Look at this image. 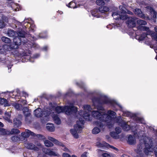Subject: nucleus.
<instances>
[{
	"mask_svg": "<svg viewBox=\"0 0 157 157\" xmlns=\"http://www.w3.org/2000/svg\"><path fill=\"white\" fill-rule=\"evenodd\" d=\"M54 110L58 113L61 112H64V107L57 106Z\"/></svg>",
	"mask_w": 157,
	"mask_h": 157,
	"instance_id": "28",
	"label": "nucleus"
},
{
	"mask_svg": "<svg viewBox=\"0 0 157 157\" xmlns=\"http://www.w3.org/2000/svg\"><path fill=\"white\" fill-rule=\"evenodd\" d=\"M21 121L17 118H15L13 120V124L17 127H18L21 125Z\"/></svg>",
	"mask_w": 157,
	"mask_h": 157,
	"instance_id": "34",
	"label": "nucleus"
},
{
	"mask_svg": "<svg viewBox=\"0 0 157 157\" xmlns=\"http://www.w3.org/2000/svg\"><path fill=\"white\" fill-rule=\"evenodd\" d=\"M6 24L2 20L0 19V29H2L6 26Z\"/></svg>",
	"mask_w": 157,
	"mask_h": 157,
	"instance_id": "50",
	"label": "nucleus"
},
{
	"mask_svg": "<svg viewBox=\"0 0 157 157\" xmlns=\"http://www.w3.org/2000/svg\"><path fill=\"white\" fill-rule=\"evenodd\" d=\"M0 132L3 135H9L10 134V131L0 128Z\"/></svg>",
	"mask_w": 157,
	"mask_h": 157,
	"instance_id": "35",
	"label": "nucleus"
},
{
	"mask_svg": "<svg viewBox=\"0 0 157 157\" xmlns=\"http://www.w3.org/2000/svg\"><path fill=\"white\" fill-rule=\"evenodd\" d=\"M99 9H94L91 11V14L93 16L96 17L97 18L100 17V15H99Z\"/></svg>",
	"mask_w": 157,
	"mask_h": 157,
	"instance_id": "23",
	"label": "nucleus"
},
{
	"mask_svg": "<svg viewBox=\"0 0 157 157\" xmlns=\"http://www.w3.org/2000/svg\"><path fill=\"white\" fill-rule=\"evenodd\" d=\"M121 126L122 127L123 129L125 131H128L130 129L129 125L127 124L125 121L123 122Z\"/></svg>",
	"mask_w": 157,
	"mask_h": 157,
	"instance_id": "25",
	"label": "nucleus"
},
{
	"mask_svg": "<svg viewBox=\"0 0 157 157\" xmlns=\"http://www.w3.org/2000/svg\"><path fill=\"white\" fill-rule=\"evenodd\" d=\"M77 111V108L74 106L73 105L64 106V112L67 115H69L73 113H75Z\"/></svg>",
	"mask_w": 157,
	"mask_h": 157,
	"instance_id": "11",
	"label": "nucleus"
},
{
	"mask_svg": "<svg viewBox=\"0 0 157 157\" xmlns=\"http://www.w3.org/2000/svg\"><path fill=\"white\" fill-rule=\"evenodd\" d=\"M126 24L128 27L133 28L136 26V23L134 19L132 17H128V19L126 21Z\"/></svg>",
	"mask_w": 157,
	"mask_h": 157,
	"instance_id": "15",
	"label": "nucleus"
},
{
	"mask_svg": "<svg viewBox=\"0 0 157 157\" xmlns=\"http://www.w3.org/2000/svg\"><path fill=\"white\" fill-rule=\"evenodd\" d=\"M56 141V144L63 147H64V145L62 143L59 142L58 140Z\"/></svg>",
	"mask_w": 157,
	"mask_h": 157,
	"instance_id": "59",
	"label": "nucleus"
},
{
	"mask_svg": "<svg viewBox=\"0 0 157 157\" xmlns=\"http://www.w3.org/2000/svg\"><path fill=\"white\" fill-rule=\"evenodd\" d=\"M156 31V33L153 32L151 31V37H152L156 41H157V30Z\"/></svg>",
	"mask_w": 157,
	"mask_h": 157,
	"instance_id": "42",
	"label": "nucleus"
},
{
	"mask_svg": "<svg viewBox=\"0 0 157 157\" xmlns=\"http://www.w3.org/2000/svg\"><path fill=\"white\" fill-rule=\"evenodd\" d=\"M12 105L17 110H21L22 109L23 106L21 104L16 103H13Z\"/></svg>",
	"mask_w": 157,
	"mask_h": 157,
	"instance_id": "27",
	"label": "nucleus"
},
{
	"mask_svg": "<svg viewBox=\"0 0 157 157\" xmlns=\"http://www.w3.org/2000/svg\"><path fill=\"white\" fill-rule=\"evenodd\" d=\"M11 140L13 142L19 141L20 140L22 141V140L21 139L20 136H13L11 137Z\"/></svg>",
	"mask_w": 157,
	"mask_h": 157,
	"instance_id": "31",
	"label": "nucleus"
},
{
	"mask_svg": "<svg viewBox=\"0 0 157 157\" xmlns=\"http://www.w3.org/2000/svg\"><path fill=\"white\" fill-rule=\"evenodd\" d=\"M143 147V143H140L137 145L136 148L135 149L134 151L137 153L140 154L142 151Z\"/></svg>",
	"mask_w": 157,
	"mask_h": 157,
	"instance_id": "21",
	"label": "nucleus"
},
{
	"mask_svg": "<svg viewBox=\"0 0 157 157\" xmlns=\"http://www.w3.org/2000/svg\"><path fill=\"white\" fill-rule=\"evenodd\" d=\"M25 147L28 149H33L36 151H38L39 150V148L32 143H27L25 144Z\"/></svg>",
	"mask_w": 157,
	"mask_h": 157,
	"instance_id": "19",
	"label": "nucleus"
},
{
	"mask_svg": "<svg viewBox=\"0 0 157 157\" xmlns=\"http://www.w3.org/2000/svg\"><path fill=\"white\" fill-rule=\"evenodd\" d=\"M135 13L137 16L142 18L145 19L146 17L145 14H144L141 10L139 9H136L134 11Z\"/></svg>",
	"mask_w": 157,
	"mask_h": 157,
	"instance_id": "18",
	"label": "nucleus"
},
{
	"mask_svg": "<svg viewBox=\"0 0 157 157\" xmlns=\"http://www.w3.org/2000/svg\"><path fill=\"white\" fill-rule=\"evenodd\" d=\"M31 35V34H30ZM32 36H33L34 37L35 39L33 40H31L29 38L26 37V39H25L23 40L22 42L24 46L26 47H28V49L30 48H33L35 49H37L39 48V46L37 44L33 42L34 40H35L37 39L36 38L31 34Z\"/></svg>",
	"mask_w": 157,
	"mask_h": 157,
	"instance_id": "8",
	"label": "nucleus"
},
{
	"mask_svg": "<svg viewBox=\"0 0 157 157\" xmlns=\"http://www.w3.org/2000/svg\"><path fill=\"white\" fill-rule=\"evenodd\" d=\"M30 32H26L24 30H19L17 33L15 32L14 30H8L7 34L8 36L10 37H15L13 39V44L12 45H9L8 44H5L4 46V50L6 51H10L13 49L17 48L20 45L23 43L21 38L23 39H26V37L29 38L31 40L35 39L33 36L30 34Z\"/></svg>",
	"mask_w": 157,
	"mask_h": 157,
	"instance_id": "1",
	"label": "nucleus"
},
{
	"mask_svg": "<svg viewBox=\"0 0 157 157\" xmlns=\"http://www.w3.org/2000/svg\"><path fill=\"white\" fill-rule=\"evenodd\" d=\"M48 140H49L53 142L55 144H56V141H57V140L55 139L54 138H53L50 136H48Z\"/></svg>",
	"mask_w": 157,
	"mask_h": 157,
	"instance_id": "55",
	"label": "nucleus"
},
{
	"mask_svg": "<svg viewBox=\"0 0 157 157\" xmlns=\"http://www.w3.org/2000/svg\"><path fill=\"white\" fill-rule=\"evenodd\" d=\"M107 114L100 113L98 111H93L91 114L92 116L98 120L94 121V124L101 128L104 127V124L100 121L105 122L108 128H110L113 127L112 122V118L115 116L116 113L111 110L108 111Z\"/></svg>",
	"mask_w": 157,
	"mask_h": 157,
	"instance_id": "2",
	"label": "nucleus"
},
{
	"mask_svg": "<svg viewBox=\"0 0 157 157\" xmlns=\"http://www.w3.org/2000/svg\"><path fill=\"white\" fill-rule=\"evenodd\" d=\"M120 27V24H113L109 25L107 26L108 29H119Z\"/></svg>",
	"mask_w": 157,
	"mask_h": 157,
	"instance_id": "24",
	"label": "nucleus"
},
{
	"mask_svg": "<svg viewBox=\"0 0 157 157\" xmlns=\"http://www.w3.org/2000/svg\"><path fill=\"white\" fill-rule=\"evenodd\" d=\"M76 84L80 87L82 88L85 90H86L85 85L83 82H81L80 83L76 82Z\"/></svg>",
	"mask_w": 157,
	"mask_h": 157,
	"instance_id": "47",
	"label": "nucleus"
},
{
	"mask_svg": "<svg viewBox=\"0 0 157 157\" xmlns=\"http://www.w3.org/2000/svg\"><path fill=\"white\" fill-rule=\"evenodd\" d=\"M123 116L126 117L131 116V113L128 111H123Z\"/></svg>",
	"mask_w": 157,
	"mask_h": 157,
	"instance_id": "52",
	"label": "nucleus"
},
{
	"mask_svg": "<svg viewBox=\"0 0 157 157\" xmlns=\"http://www.w3.org/2000/svg\"><path fill=\"white\" fill-rule=\"evenodd\" d=\"M31 111L29 110L26 113V114H24L25 117H29L31 114Z\"/></svg>",
	"mask_w": 157,
	"mask_h": 157,
	"instance_id": "60",
	"label": "nucleus"
},
{
	"mask_svg": "<svg viewBox=\"0 0 157 157\" xmlns=\"http://www.w3.org/2000/svg\"><path fill=\"white\" fill-rule=\"evenodd\" d=\"M19 54L23 58L26 59L28 60H29L30 62H33V61L32 60L33 59H36L40 56V54H34L32 57L31 56V51L29 50L25 51L22 50V51H19Z\"/></svg>",
	"mask_w": 157,
	"mask_h": 157,
	"instance_id": "6",
	"label": "nucleus"
},
{
	"mask_svg": "<svg viewBox=\"0 0 157 157\" xmlns=\"http://www.w3.org/2000/svg\"><path fill=\"white\" fill-rule=\"evenodd\" d=\"M98 151L99 153L101 152L102 157H110V155L109 154L106 152L104 151H102L100 149H98Z\"/></svg>",
	"mask_w": 157,
	"mask_h": 157,
	"instance_id": "29",
	"label": "nucleus"
},
{
	"mask_svg": "<svg viewBox=\"0 0 157 157\" xmlns=\"http://www.w3.org/2000/svg\"><path fill=\"white\" fill-rule=\"evenodd\" d=\"M21 139L23 140H26L27 138L29 136V134L28 131H27L26 132H23L21 133V136H20Z\"/></svg>",
	"mask_w": 157,
	"mask_h": 157,
	"instance_id": "20",
	"label": "nucleus"
},
{
	"mask_svg": "<svg viewBox=\"0 0 157 157\" xmlns=\"http://www.w3.org/2000/svg\"><path fill=\"white\" fill-rule=\"evenodd\" d=\"M2 41L8 44L10 42V38L6 37L3 36L1 38Z\"/></svg>",
	"mask_w": 157,
	"mask_h": 157,
	"instance_id": "37",
	"label": "nucleus"
},
{
	"mask_svg": "<svg viewBox=\"0 0 157 157\" xmlns=\"http://www.w3.org/2000/svg\"><path fill=\"white\" fill-rule=\"evenodd\" d=\"M19 101H20L21 103L24 105H26L27 104V101L26 100H20Z\"/></svg>",
	"mask_w": 157,
	"mask_h": 157,
	"instance_id": "62",
	"label": "nucleus"
},
{
	"mask_svg": "<svg viewBox=\"0 0 157 157\" xmlns=\"http://www.w3.org/2000/svg\"><path fill=\"white\" fill-rule=\"evenodd\" d=\"M103 144L99 142H97L96 144V145L99 147H102L104 146H106L105 142H103Z\"/></svg>",
	"mask_w": 157,
	"mask_h": 157,
	"instance_id": "48",
	"label": "nucleus"
},
{
	"mask_svg": "<svg viewBox=\"0 0 157 157\" xmlns=\"http://www.w3.org/2000/svg\"><path fill=\"white\" fill-rule=\"evenodd\" d=\"M144 144L145 148L144 152L145 154L147 155L149 152H152L153 151V143L150 138L147 137L144 139Z\"/></svg>",
	"mask_w": 157,
	"mask_h": 157,
	"instance_id": "7",
	"label": "nucleus"
},
{
	"mask_svg": "<svg viewBox=\"0 0 157 157\" xmlns=\"http://www.w3.org/2000/svg\"><path fill=\"white\" fill-rule=\"evenodd\" d=\"M22 110H23L24 114H26V112L30 110L28 109V108L26 107L24 108H23V107H22Z\"/></svg>",
	"mask_w": 157,
	"mask_h": 157,
	"instance_id": "58",
	"label": "nucleus"
},
{
	"mask_svg": "<svg viewBox=\"0 0 157 157\" xmlns=\"http://www.w3.org/2000/svg\"><path fill=\"white\" fill-rule=\"evenodd\" d=\"M29 117H25V121L26 123H30V120L29 119Z\"/></svg>",
	"mask_w": 157,
	"mask_h": 157,
	"instance_id": "63",
	"label": "nucleus"
},
{
	"mask_svg": "<svg viewBox=\"0 0 157 157\" xmlns=\"http://www.w3.org/2000/svg\"><path fill=\"white\" fill-rule=\"evenodd\" d=\"M38 37L41 38H46L47 37V35L46 33H41L39 34Z\"/></svg>",
	"mask_w": 157,
	"mask_h": 157,
	"instance_id": "51",
	"label": "nucleus"
},
{
	"mask_svg": "<svg viewBox=\"0 0 157 157\" xmlns=\"http://www.w3.org/2000/svg\"><path fill=\"white\" fill-rule=\"evenodd\" d=\"M90 112L85 111L84 112H83L82 110H80L79 113V114L82 117H80L79 119L82 118L84 121L83 119H85L86 120L88 121H90Z\"/></svg>",
	"mask_w": 157,
	"mask_h": 157,
	"instance_id": "12",
	"label": "nucleus"
},
{
	"mask_svg": "<svg viewBox=\"0 0 157 157\" xmlns=\"http://www.w3.org/2000/svg\"><path fill=\"white\" fill-rule=\"evenodd\" d=\"M92 100L93 103V105L95 108L97 109L98 110L102 111L104 110V108L102 106V105L104 104H110L113 105L114 103L116 104L122 110L123 108L122 106L118 104L116 101L109 99L106 98H102L100 97H93L92 98Z\"/></svg>",
	"mask_w": 157,
	"mask_h": 157,
	"instance_id": "3",
	"label": "nucleus"
},
{
	"mask_svg": "<svg viewBox=\"0 0 157 157\" xmlns=\"http://www.w3.org/2000/svg\"><path fill=\"white\" fill-rule=\"evenodd\" d=\"M43 151L45 154L50 156H58L59 154L48 148H44Z\"/></svg>",
	"mask_w": 157,
	"mask_h": 157,
	"instance_id": "17",
	"label": "nucleus"
},
{
	"mask_svg": "<svg viewBox=\"0 0 157 157\" xmlns=\"http://www.w3.org/2000/svg\"><path fill=\"white\" fill-rule=\"evenodd\" d=\"M53 118L55 122L57 124H59L61 123L60 119L57 115H54Z\"/></svg>",
	"mask_w": 157,
	"mask_h": 157,
	"instance_id": "33",
	"label": "nucleus"
},
{
	"mask_svg": "<svg viewBox=\"0 0 157 157\" xmlns=\"http://www.w3.org/2000/svg\"><path fill=\"white\" fill-rule=\"evenodd\" d=\"M44 143L45 145L48 147H51L53 145L52 143L48 140H45Z\"/></svg>",
	"mask_w": 157,
	"mask_h": 157,
	"instance_id": "46",
	"label": "nucleus"
},
{
	"mask_svg": "<svg viewBox=\"0 0 157 157\" xmlns=\"http://www.w3.org/2000/svg\"><path fill=\"white\" fill-rule=\"evenodd\" d=\"M110 135L111 137L115 139H117L118 137V134L115 132H111Z\"/></svg>",
	"mask_w": 157,
	"mask_h": 157,
	"instance_id": "44",
	"label": "nucleus"
},
{
	"mask_svg": "<svg viewBox=\"0 0 157 157\" xmlns=\"http://www.w3.org/2000/svg\"><path fill=\"white\" fill-rule=\"evenodd\" d=\"M25 19L24 21L21 23L18 22V24L16 25H15L16 28L18 29H25L27 28V25L26 23L27 21Z\"/></svg>",
	"mask_w": 157,
	"mask_h": 157,
	"instance_id": "13",
	"label": "nucleus"
},
{
	"mask_svg": "<svg viewBox=\"0 0 157 157\" xmlns=\"http://www.w3.org/2000/svg\"><path fill=\"white\" fill-rule=\"evenodd\" d=\"M84 121L82 118H80L79 121H77L76 124L74 126V129L70 130L71 133L75 138L77 139L78 138V135L77 132H81L82 129L84 127Z\"/></svg>",
	"mask_w": 157,
	"mask_h": 157,
	"instance_id": "5",
	"label": "nucleus"
},
{
	"mask_svg": "<svg viewBox=\"0 0 157 157\" xmlns=\"http://www.w3.org/2000/svg\"><path fill=\"white\" fill-rule=\"evenodd\" d=\"M8 2V5L10 6L12 9L15 11L19 10L18 6L19 5L18 4L14 3L13 0H6Z\"/></svg>",
	"mask_w": 157,
	"mask_h": 157,
	"instance_id": "14",
	"label": "nucleus"
},
{
	"mask_svg": "<svg viewBox=\"0 0 157 157\" xmlns=\"http://www.w3.org/2000/svg\"><path fill=\"white\" fill-rule=\"evenodd\" d=\"M100 132V129L97 127H94L92 130V132L94 134H97Z\"/></svg>",
	"mask_w": 157,
	"mask_h": 157,
	"instance_id": "41",
	"label": "nucleus"
},
{
	"mask_svg": "<svg viewBox=\"0 0 157 157\" xmlns=\"http://www.w3.org/2000/svg\"><path fill=\"white\" fill-rule=\"evenodd\" d=\"M136 122L137 123H140L143 124H145V121L142 118L139 117H136Z\"/></svg>",
	"mask_w": 157,
	"mask_h": 157,
	"instance_id": "38",
	"label": "nucleus"
},
{
	"mask_svg": "<svg viewBox=\"0 0 157 157\" xmlns=\"http://www.w3.org/2000/svg\"><path fill=\"white\" fill-rule=\"evenodd\" d=\"M99 10L100 13H101V14H105V15L107 16L108 14L107 12L109 10V8L106 6H101L99 8Z\"/></svg>",
	"mask_w": 157,
	"mask_h": 157,
	"instance_id": "16",
	"label": "nucleus"
},
{
	"mask_svg": "<svg viewBox=\"0 0 157 157\" xmlns=\"http://www.w3.org/2000/svg\"><path fill=\"white\" fill-rule=\"evenodd\" d=\"M128 143L132 145L136 143V139L134 137L131 135H130L128 137Z\"/></svg>",
	"mask_w": 157,
	"mask_h": 157,
	"instance_id": "22",
	"label": "nucleus"
},
{
	"mask_svg": "<svg viewBox=\"0 0 157 157\" xmlns=\"http://www.w3.org/2000/svg\"><path fill=\"white\" fill-rule=\"evenodd\" d=\"M67 6L71 8H76V5L75 3L73 2H70Z\"/></svg>",
	"mask_w": 157,
	"mask_h": 157,
	"instance_id": "45",
	"label": "nucleus"
},
{
	"mask_svg": "<svg viewBox=\"0 0 157 157\" xmlns=\"http://www.w3.org/2000/svg\"><path fill=\"white\" fill-rule=\"evenodd\" d=\"M147 31V30H145ZM146 33H144L140 35L138 34V32H135V38L140 41H141L144 40L146 37L148 38L149 37H151V30H147Z\"/></svg>",
	"mask_w": 157,
	"mask_h": 157,
	"instance_id": "9",
	"label": "nucleus"
},
{
	"mask_svg": "<svg viewBox=\"0 0 157 157\" xmlns=\"http://www.w3.org/2000/svg\"><path fill=\"white\" fill-rule=\"evenodd\" d=\"M119 8L121 10V12L118 11L112 13V16L116 20H125L128 17L126 13L129 14H133L132 12L128 10L123 6H120Z\"/></svg>",
	"mask_w": 157,
	"mask_h": 157,
	"instance_id": "4",
	"label": "nucleus"
},
{
	"mask_svg": "<svg viewBox=\"0 0 157 157\" xmlns=\"http://www.w3.org/2000/svg\"><path fill=\"white\" fill-rule=\"evenodd\" d=\"M35 116L38 117H44L45 118H47L49 114V113L46 111H43L41 109L37 108L34 111Z\"/></svg>",
	"mask_w": 157,
	"mask_h": 157,
	"instance_id": "10",
	"label": "nucleus"
},
{
	"mask_svg": "<svg viewBox=\"0 0 157 157\" xmlns=\"http://www.w3.org/2000/svg\"><path fill=\"white\" fill-rule=\"evenodd\" d=\"M105 144H106V146L108 147H110V148H112L116 151H118V149L117 148L113 147L112 146H111L109 145L108 144L105 143Z\"/></svg>",
	"mask_w": 157,
	"mask_h": 157,
	"instance_id": "57",
	"label": "nucleus"
},
{
	"mask_svg": "<svg viewBox=\"0 0 157 157\" xmlns=\"http://www.w3.org/2000/svg\"><path fill=\"white\" fill-rule=\"evenodd\" d=\"M63 157H71L70 155L66 153H63Z\"/></svg>",
	"mask_w": 157,
	"mask_h": 157,
	"instance_id": "61",
	"label": "nucleus"
},
{
	"mask_svg": "<svg viewBox=\"0 0 157 157\" xmlns=\"http://www.w3.org/2000/svg\"><path fill=\"white\" fill-rule=\"evenodd\" d=\"M50 105L52 108L53 109H55L57 106V104L55 102L51 103L50 104Z\"/></svg>",
	"mask_w": 157,
	"mask_h": 157,
	"instance_id": "54",
	"label": "nucleus"
},
{
	"mask_svg": "<svg viewBox=\"0 0 157 157\" xmlns=\"http://www.w3.org/2000/svg\"><path fill=\"white\" fill-rule=\"evenodd\" d=\"M115 130L116 131V132L118 134L120 133L121 131V128L119 127L116 128Z\"/></svg>",
	"mask_w": 157,
	"mask_h": 157,
	"instance_id": "56",
	"label": "nucleus"
},
{
	"mask_svg": "<svg viewBox=\"0 0 157 157\" xmlns=\"http://www.w3.org/2000/svg\"><path fill=\"white\" fill-rule=\"evenodd\" d=\"M135 30H123L122 31V32L123 33H127L128 34V33H131V34H129L130 35H133L134 33V32L132 31H135Z\"/></svg>",
	"mask_w": 157,
	"mask_h": 157,
	"instance_id": "53",
	"label": "nucleus"
},
{
	"mask_svg": "<svg viewBox=\"0 0 157 157\" xmlns=\"http://www.w3.org/2000/svg\"><path fill=\"white\" fill-rule=\"evenodd\" d=\"M28 131L29 134V136L30 135H31L32 136H34L35 133L34 132H32L31 131L28 130Z\"/></svg>",
	"mask_w": 157,
	"mask_h": 157,
	"instance_id": "64",
	"label": "nucleus"
},
{
	"mask_svg": "<svg viewBox=\"0 0 157 157\" xmlns=\"http://www.w3.org/2000/svg\"><path fill=\"white\" fill-rule=\"evenodd\" d=\"M20 132V131L17 129L12 128L11 131H10V134H18Z\"/></svg>",
	"mask_w": 157,
	"mask_h": 157,
	"instance_id": "43",
	"label": "nucleus"
},
{
	"mask_svg": "<svg viewBox=\"0 0 157 157\" xmlns=\"http://www.w3.org/2000/svg\"><path fill=\"white\" fill-rule=\"evenodd\" d=\"M0 104L2 105H4L5 106H10L7 101L4 98H0Z\"/></svg>",
	"mask_w": 157,
	"mask_h": 157,
	"instance_id": "26",
	"label": "nucleus"
},
{
	"mask_svg": "<svg viewBox=\"0 0 157 157\" xmlns=\"http://www.w3.org/2000/svg\"><path fill=\"white\" fill-rule=\"evenodd\" d=\"M84 109L85 111L87 110V112H90L92 109L91 108V106L89 105H85L83 106Z\"/></svg>",
	"mask_w": 157,
	"mask_h": 157,
	"instance_id": "40",
	"label": "nucleus"
},
{
	"mask_svg": "<svg viewBox=\"0 0 157 157\" xmlns=\"http://www.w3.org/2000/svg\"><path fill=\"white\" fill-rule=\"evenodd\" d=\"M46 127L48 130L50 132H53L55 130L54 127L52 124H47Z\"/></svg>",
	"mask_w": 157,
	"mask_h": 157,
	"instance_id": "32",
	"label": "nucleus"
},
{
	"mask_svg": "<svg viewBox=\"0 0 157 157\" xmlns=\"http://www.w3.org/2000/svg\"><path fill=\"white\" fill-rule=\"evenodd\" d=\"M96 3L98 6H102L105 4L104 1L102 0H97L96 1Z\"/></svg>",
	"mask_w": 157,
	"mask_h": 157,
	"instance_id": "49",
	"label": "nucleus"
},
{
	"mask_svg": "<svg viewBox=\"0 0 157 157\" xmlns=\"http://www.w3.org/2000/svg\"><path fill=\"white\" fill-rule=\"evenodd\" d=\"M137 24L141 25H144L147 24V22L143 20L139 19L137 21Z\"/></svg>",
	"mask_w": 157,
	"mask_h": 157,
	"instance_id": "39",
	"label": "nucleus"
},
{
	"mask_svg": "<svg viewBox=\"0 0 157 157\" xmlns=\"http://www.w3.org/2000/svg\"><path fill=\"white\" fill-rule=\"evenodd\" d=\"M116 122L118 123V125L121 126V124L124 122V121L121 116H119L115 118V120Z\"/></svg>",
	"mask_w": 157,
	"mask_h": 157,
	"instance_id": "30",
	"label": "nucleus"
},
{
	"mask_svg": "<svg viewBox=\"0 0 157 157\" xmlns=\"http://www.w3.org/2000/svg\"><path fill=\"white\" fill-rule=\"evenodd\" d=\"M26 23L28 24L27 26V28L29 29L30 28V29H34L35 28V25L33 23H31L27 21Z\"/></svg>",
	"mask_w": 157,
	"mask_h": 157,
	"instance_id": "36",
	"label": "nucleus"
}]
</instances>
